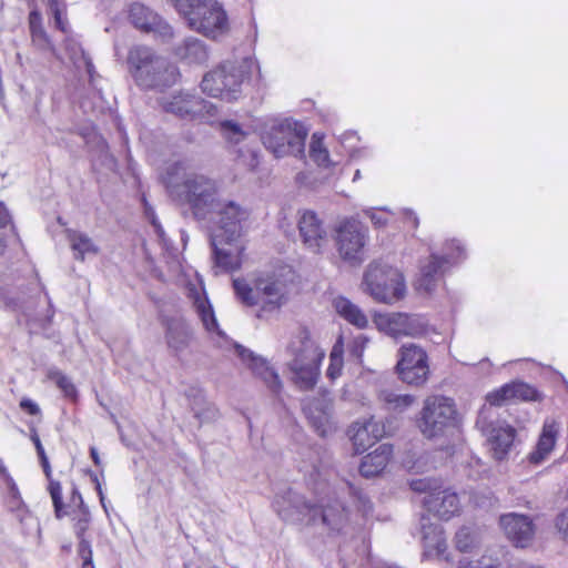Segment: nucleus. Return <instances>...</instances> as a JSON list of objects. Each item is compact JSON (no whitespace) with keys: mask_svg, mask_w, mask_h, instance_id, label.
<instances>
[{"mask_svg":"<svg viewBox=\"0 0 568 568\" xmlns=\"http://www.w3.org/2000/svg\"><path fill=\"white\" fill-rule=\"evenodd\" d=\"M310 156L320 166L328 168L331 165L328 151L324 145L323 139L316 133L312 136Z\"/></svg>","mask_w":568,"mask_h":568,"instance_id":"ea45409f","label":"nucleus"},{"mask_svg":"<svg viewBox=\"0 0 568 568\" xmlns=\"http://www.w3.org/2000/svg\"><path fill=\"white\" fill-rule=\"evenodd\" d=\"M425 508L444 520L450 519L460 510L459 498L456 493L449 489H438L436 493L426 495L423 499Z\"/></svg>","mask_w":568,"mask_h":568,"instance_id":"b1692460","label":"nucleus"},{"mask_svg":"<svg viewBox=\"0 0 568 568\" xmlns=\"http://www.w3.org/2000/svg\"><path fill=\"white\" fill-rule=\"evenodd\" d=\"M317 524H322L332 531H341L348 520L344 505L337 500H326L321 497L317 500Z\"/></svg>","mask_w":568,"mask_h":568,"instance_id":"a878e982","label":"nucleus"},{"mask_svg":"<svg viewBox=\"0 0 568 568\" xmlns=\"http://www.w3.org/2000/svg\"><path fill=\"white\" fill-rule=\"evenodd\" d=\"M302 407L310 425L321 437H327L336 430L332 415L333 402L327 393L306 397L303 399Z\"/></svg>","mask_w":568,"mask_h":568,"instance_id":"dca6fc26","label":"nucleus"},{"mask_svg":"<svg viewBox=\"0 0 568 568\" xmlns=\"http://www.w3.org/2000/svg\"><path fill=\"white\" fill-rule=\"evenodd\" d=\"M185 295L205 331L210 334L222 336L223 332L220 329L213 306L207 298L203 284L201 282L187 283Z\"/></svg>","mask_w":568,"mask_h":568,"instance_id":"aec40b11","label":"nucleus"},{"mask_svg":"<svg viewBox=\"0 0 568 568\" xmlns=\"http://www.w3.org/2000/svg\"><path fill=\"white\" fill-rule=\"evenodd\" d=\"M222 131L226 139L234 143H239L244 138V132L241 126L232 121H225L222 123Z\"/></svg>","mask_w":568,"mask_h":568,"instance_id":"8fccbe9b","label":"nucleus"},{"mask_svg":"<svg viewBox=\"0 0 568 568\" xmlns=\"http://www.w3.org/2000/svg\"><path fill=\"white\" fill-rule=\"evenodd\" d=\"M191 408L194 413V417H196L200 423L214 420L219 416L217 408L212 403L207 402L202 394L194 396Z\"/></svg>","mask_w":568,"mask_h":568,"instance_id":"4c0bfd02","label":"nucleus"},{"mask_svg":"<svg viewBox=\"0 0 568 568\" xmlns=\"http://www.w3.org/2000/svg\"><path fill=\"white\" fill-rule=\"evenodd\" d=\"M30 438H31V440L33 442V444L36 446L38 456L39 457L45 456L44 448H43V446L41 444V440L39 438V435H38V433H37V430L34 428L31 429Z\"/></svg>","mask_w":568,"mask_h":568,"instance_id":"e2e57ef3","label":"nucleus"},{"mask_svg":"<svg viewBox=\"0 0 568 568\" xmlns=\"http://www.w3.org/2000/svg\"><path fill=\"white\" fill-rule=\"evenodd\" d=\"M364 291L375 301L386 304L402 300L406 293L403 274L395 267L372 262L363 276Z\"/></svg>","mask_w":568,"mask_h":568,"instance_id":"0eeeda50","label":"nucleus"},{"mask_svg":"<svg viewBox=\"0 0 568 568\" xmlns=\"http://www.w3.org/2000/svg\"><path fill=\"white\" fill-rule=\"evenodd\" d=\"M80 51H81V57H82L84 65H85L87 73L89 74L90 81L93 82L94 73H95L94 65H93L90 57H88L83 50H80Z\"/></svg>","mask_w":568,"mask_h":568,"instance_id":"0e129e2a","label":"nucleus"},{"mask_svg":"<svg viewBox=\"0 0 568 568\" xmlns=\"http://www.w3.org/2000/svg\"><path fill=\"white\" fill-rule=\"evenodd\" d=\"M286 354L294 383L302 390L312 389L318 381L325 352L311 337L310 332L302 328L291 338Z\"/></svg>","mask_w":568,"mask_h":568,"instance_id":"20e7f679","label":"nucleus"},{"mask_svg":"<svg viewBox=\"0 0 568 568\" xmlns=\"http://www.w3.org/2000/svg\"><path fill=\"white\" fill-rule=\"evenodd\" d=\"M47 376L49 379L53 381L57 386L68 397H74L77 394L75 386L71 382V379L64 375L58 368L48 369Z\"/></svg>","mask_w":568,"mask_h":568,"instance_id":"37998d69","label":"nucleus"},{"mask_svg":"<svg viewBox=\"0 0 568 568\" xmlns=\"http://www.w3.org/2000/svg\"><path fill=\"white\" fill-rule=\"evenodd\" d=\"M405 220L412 224L413 227H417L419 224V220L417 215L412 210H405Z\"/></svg>","mask_w":568,"mask_h":568,"instance_id":"774afa93","label":"nucleus"},{"mask_svg":"<svg viewBox=\"0 0 568 568\" xmlns=\"http://www.w3.org/2000/svg\"><path fill=\"white\" fill-rule=\"evenodd\" d=\"M486 402L491 406H503L513 400L510 383L500 386L486 395Z\"/></svg>","mask_w":568,"mask_h":568,"instance_id":"c03bdc74","label":"nucleus"},{"mask_svg":"<svg viewBox=\"0 0 568 568\" xmlns=\"http://www.w3.org/2000/svg\"><path fill=\"white\" fill-rule=\"evenodd\" d=\"M192 20L191 30L214 40L226 34L230 29L227 14L217 0H209L200 17Z\"/></svg>","mask_w":568,"mask_h":568,"instance_id":"f3484780","label":"nucleus"},{"mask_svg":"<svg viewBox=\"0 0 568 568\" xmlns=\"http://www.w3.org/2000/svg\"><path fill=\"white\" fill-rule=\"evenodd\" d=\"M349 434L354 449L357 454L364 453L379 437H382L378 424L373 419L364 423H354L349 429Z\"/></svg>","mask_w":568,"mask_h":568,"instance_id":"c756f323","label":"nucleus"},{"mask_svg":"<svg viewBox=\"0 0 568 568\" xmlns=\"http://www.w3.org/2000/svg\"><path fill=\"white\" fill-rule=\"evenodd\" d=\"M233 290L242 305L256 310L257 318H265L278 312L290 297L287 278L274 271H262L246 277H236L233 280Z\"/></svg>","mask_w":568,"mask_h":568,"instance_id":"f03ea898","label":"nucleus"},{"mask_svg":"<svg viewBox=\"0 0 568 568\" xmlns=\"http://www.w3.org/2000/svg\"><path fill=\"white\" fill-rule=\"evenodd\" d=\"M243 79L241 68L225 62L203 77L201 88L204 93L213 98L232 102L241 95Z\"/></svg>","mask_w":568,"mask_h":568,"instance_id":"1a4fd4ad","label":"nucleus"},{"mask_svg":"<svg viewBox=\"0 0 568 568\" xmlns=\"http://www.w3.org/2000/svg\"><path fill=\"white\" fill-rule=\"evenodd\" d=\"M483 430L487 436L493 457L496 460L505 459L514 445L516 429L510 425L498 423L483 426Z\"/></svg>","mask_w":568,"mask_h":568,"instance_id":"5701e85b","label":"nucleus"},{"mask_svg":"<svg viewBox=\"0 0 568 568\" xmlns=\"http://www.w3.org/2000/svg\"><path fill=\"white\" fill-rule=\"evenodd\" d=\"M334 307L337 314L355 327L363 329L368 325V318L364 312L353 302L344 296L334 300Z\"/></svg>","mask_w":568,"mask_h":568,"instance_id":"72a5a7b5","label":"nucleus"},{"mask_svg":"<svg viewBox=\"0 0 568 568\" xmlns=\"http://www.w3.org/2000/svg\"><path fill=\"white\" fill-rule=\"evenodd\" d=\"M0 476L2 477L7 488H10L14 494H18V486L14 479L9 474L7 467L4 466L2 459H0Z\"/></svg>","mask_w":568,"mask_h":568,"instance_id":"4d7b16f0","label":"nucleus"},{"mask_svg":"<svg viewBox=\"0 0 568 568\" xmlns=\"http://www.w3.org/2000/svg\"><path fill=\"white\" fill-rule=\"evenodd\" d=\"M349 489L351 491L354 493V496L357 498L363 513L368 514L372 510V504L368 500V498L362 491L355 490L353 486H349Z\"/></svg>","mask_w":568,"mask_h":568,"instance_id":"052dcab7","label":"nucleus"},{"mask_svg":"<svg viewBox=\"0 0 568 568\" xmlns=\"http://www.w3.org/2000/svg\"><path fill=\"white\" fill-rule=\"evenodd\" d=\"M73 520V531L77 537L85 536L89 530L91 524V514L89 509L74 511L72 517Z\"/></svg>","mask_w":568,"mask_h":568,"instance_id":"de8ad7c7","label":"nucleus"},{"mask_svg":"<svg viewBox=\"0 0 568 568\" xmlns=\"http://www.w3.org/2000/svg\"><path fill=\"white\" fill-rule=\"evenodd\" d=\"M409 486L414 491L427 493V495L436 493L439 488H442L440 481L434 478L414 479L410 481Z\"/></svg>","mask_w":568,"mask_h":568,"instance_id":"09e8293b","label":"nucleus"},{"mask_svg":"<svg viewBox=\"0 0 568 568\" xmlns=\"http://www.w3.org/2000/svg\"><path fill=\"white\" fill-rule=\"evenodd\" d=\"M307 136L306 128L292 119H271L262 131V142L275 158L302 156Z\"/></svg>","mask_w":568,"mask_h":568,"instance_id":"39448f33","label":"nucleus"},{"mask_svg":"<svg viewBox=\"0 0 568 568\" xmlns=\"http://www.w3.org/2000/svg\"><path fill=\"white\" fill-rule=\"evenodd\" d=\"M40 458V462H41V466L43 468V471L45 474V477L48 478V480L50 481V479H52V470H51V466L49 464V460H48V457L47 455L45 456H42V457H39Z\"/></svg>","mask_w":568,"mask_h":568,"instance_id":"338daca9","label":"nucleus"},{"mask_svg":"<svg viewBox=\"0 0 568 568\" xmlns=\"http://www.w3.org/2000/svg\"><path fill=\"white\" fill-rule=\"evenodd\" d=\"M126 63L134 83L142 90L168 88L179 78L178 68L146 45L132 47Z\"/></svg>","mask_w":568,"mask_h":568,"instance_id":"7ed1b4c3","label":"nucleus"},{"mask_svg":"<svg viewBox=\"0 0 568 568\" xmlns=\"http://www.w3.org/2000/svg\"><path fill=\"white\" fill-rule=\"evenodd\" d=\"M29 26L32 41L40 48L49 44L48 36L42 27V17L40 12L33 10L29 14Z\"/></svg>","mask_w":568,"mask_h":568,"instance_id":"58836bf2","label":"nucleus"},{"mask_svg":"<svg viewBox=\"0 0 568 568\" xmlns=\"http://www.w3.org/2000/svg\"><path fill=\"white\" fill-rule=\"evenodd\" d=\"M9 221H10V217H9L8 211L4 207V205L2 203H0V231H3V229L7 226Z\"/></svg>","mask_w":568,"mask_h":568,"instance_id":"69168bd1","label":"nucleus"},{"mask_svg":"<svg viewBox=\"0 0 568 568\" xmlns=\"http://www.w3.org/2000/svg\"><path fill=\"white\" fill-rule=\"evenodd\" d=\"M8 494H9L10 509L17 510L18 516L20 517L21 514L24 513V510H26V505L22 500L20 491L18 490V495H17V493L14 494V491H12L10 488H8Z\"/></svg>","mask_w":568,"mask_h":568,"instance_id":"864d4df0","label":"nucleus"},{"mask_svg":"<svg viewBox=\"0 0 568 568\" xmlns=\"http://www.w3.org/2000/svg\"><path fill=\"white\" fill-rule=\"evenodd\" d=\"M368 342L369 339L363 334H359L356 337H354L348 347L351 355L356 358H361Z\"/></svg>","mask_w":568,"mask_h":568,"instance_id":"603ef678","label":"nucleus"},{"mask_svg":"<svg viewBox=\"0 0 568 568\" xmlns=\"http://www.w3.org/2000/svg\"><path fill=\"white\" fill-rule=\"evenodd\" d=\"M211 245L216 268L226 273L241 268L245 246L239 240H229L224 239V236L217 239L215 235H211Z\"/></svg>","mask_w":568,"mask_h":568,"instance_id":"6ab92c4d","label":"nucleus"},{"mask_svg":"<svg viewBox=\"0 0 568 568\" xmlns=\"http://www.w3.org/2000/svg\"><path fill=\"white\" fill-rule=\"evenodd\" d=\"M237 352L243 363L248 366L255 376L263 381L270 392L276 395L281 393L283 388L282 381L277 372L270 366L266 359L244 347H239Z\"/></svg>","mask_w":568,"mask_h":568,"instance_id":"4be33fe9","label":"nucleus"},{"mask_svg":"<svg viewBox=\"0 0 568 568\" xmlns=\"http://www.w3.org/2000/svg\"><path fill=\"white\" fill-rule=\"evenodd\" d=\"M365 215L368 216L371 219L372 223L377 227H382L387 224V219L382 216L379 213L375 212L374 210L365 211Z\"/></svg>","mask_w":568,"mask_h":568,"instance_id":"680f3d73","label":"nucleus"},{"mask_svg":"<svg viewBox=\"0 0 568 568\" xmlns=\"http://www.w3.org/2000/svg\"><path fill=\"white\" fill-rule=\"evenodd\" d=\"M420 530L425 555L443 556L447 550V542L442 527L437 524H432L428 517L422 516Z\"/></svg>","mask_w":568,"mask_h":568,"instance_id":"c85d7f7f","label":"nucleus"},{"mask_svg":"<svg viewBox=\"0 0 568 568\" xmlns=\"http://www.w3.org/2000/svg\"><path fill=\"white\" fill-rule=\"evenodd\" d=\"M447 245L454 248L443 255L432 254L429 261L422 266L420 276L417 280V288L430 293L444 275L446 268L464 256V248L459 242L453 240Z\"/></svg>","mask_w":568,"mask_h":568,"instance_id":"2eb2a0df","label":"nucleus"},{"mask_svg":"<svg viewBox=\"0 0 568 568\" xmlns=\"http://www.w3.org/2000/svg\"><path fill=\"white\" fill-rule=\"evenodd\" d=\"M343 347L339 343H336L329 354V365L326 372L327 377L331 381L337 379L343 372Z\"/></svg>","mask_w":568,"mask_h":568,"instance_id":"a19ab883","label":"nucleus"},{"mask_svg":"<svg viewBox=\"0 0 568 568\" xmlns=\"http://www.w3.org/2000/svg\"><path fill=\"white\" fill-rule=\"evenodd\" d=\"M250 211L233 199L224 197L223 194L211 209L210 219L205 222L212 223V233L217 239L224 236L229 240H240L243 233V223L247 221Z\"/></svg>","mask_w":568,"mask_h":568,"instance_id":"6e6552de","label":"nucleus"},{"mask_svg":"<svg viewBox=\"0 0 568 568\" xmlns=\"http://www.w3.org/2000/svg\"><path fill=\"white\" fill-rule=\"evenodd\" d=\"M273 508L286 523L317 525V504L306 499L292 488H286L275 495Z\"/></svg>","mask_w":568,"mask_h":568,"instance_id":"f8f14e48","label":"nucleus"},{"mask_svg":"<svg viewBox=\"0 0 568 568\" xmlns=\"http://www.w3.org/2000/svg\"><path fill=\"white\" fill-rule=\"evenodd\" d=\"M457 415L454 399L443 395H430L423 402L416 425L424 437L440 438L456 427Z\"/></svg>","mask_w":568,"mask_h":568,"instance_id":"423d86ee","label":"nucleus"},{"mask_svg":"<svg viewBox=\"0 0 568 568\" xmlns=\"http://www.w3.org/2000/svg\"><path fill=\"white\" fill-rule=\"evenodd\" d=\"M458 568H509V566L497 554L487 552L478 559H460Z\"/></svg>","mask_w":568,"mask_h":568,"instance_id":"e433bc0d","label":"nucleus"},{"mask_svg":"<svg viewBox=\"0 0 568 568\" xmlns=\"http://www.w3.org/2000/svg\"><path fill=\"white\" fill-rule=\"evenodd\" d=\"M335 243L341 258L352 265L365 260V246L368 240L367 229L356 219L341 221L335 229Z\"/></svg>","mask_w":568,"mask_h":568,"instance_id":"9d476101","label":"nucleus"},{"mask_svg":"<svg viewBox=\"0 0 568 568\" xmlns=\"http://www.w3.org/2000/svg\"><path fill=\"white\" fill-rule=\"evenodd\" d=\"M70 506L75 507L77 511L89 509L84 504L81 493L74 486L71 491Z\"/></svg>","mask_w":568,"mask_h":568,"instance_id":"13d9d810","label":"nucleus"},{"mask_svg":"<svg viewBox=\"0 0 568 568\" xmlns=\"http://www.w3.org/2000/svg\"><path fill=\"white\" fill-rule=\"evenodd\" d=\"M54 18V22L58 29H60L62 32L67 31L68 28V21L64 18L65 9H59L57 6L54 7V10L51 11Z\"/></svg>","mask_w":568,"mask_h":568,"instance_id":"6e6d98bb","label":"nucleus"},{"mask_svg":"<svg viewBox=\"0 0 568 568\" xmlns=\"http://www.w3.org/2000/svg\"><path fill=\"white\" fill-rule=\"evenodd\" d=\"M162 182L172 199L187 205L199 222L210 219L211 209L222 195L214 179L190 171L184 161L171 163L162 175Z\"/></svg>","mask_w":568,"mask_h":568,"instance_id":"f257e3e1","label":"nucleus"},{"mask_svg":"<svg viewBox=\"0 0 568 568\" xmlns=\"http://www.w3.org/2000/svg\"><path fill=\"white\" fill-rule=\"evenodd\" d=\"M393 455V446L381 444L374 452L363 457L359 465L362 476L369 478L381 474Z\"/></svg>","mask_w":568,"mask_h":568,"instance_id":"7c9ffc66","label":"nucleus"},{"mask_svg":"<svg viewBox=\"0 0 568 568\" xmlns=\"http://www.w3.org/2000/svg\"><path fill=\"white\" fill-rule=\"evenodd\" d=\"M163 110L181 119L196 120L213 116L215 106L196 94L179 92L161 102Z\"/></svg>","mask_w":568,"mask_h":568,"instance_id":"ddd939ff","label":"nucleus"},{"mask_svg":"<svg viewBox=\"0 0 568 568\" xmlns=\"http://www.w3.org/2000/svg\"><path fill=\"white\" fill-rule=\"evenodd\" d=\"M48 490L52 499L55 517L61 519L67 513L64 511V504L62 501V487L60 481L50 479Z\"/></svg>","mask_w":568,"mask_h":568,"instance_id":"a18cd8bd","label":"nucleus"},{"mask_svg":"<svg viewBox=\"0 0 568 568\" xmlns=\"http://www.w3.org/2000/svg\"><path fill=\"white\" fill-rule=\"evenodd\" d=\"M209 0H172L178 13L184 19L189 28L192 27L193 20L197 19Z\"/></svg>","mask_w":568,"mask_h":568,"instance_id":"c9c22d12","label":"nucleus"},{"mask_svg":"<svg viewBox=\"0 0 568 568\" xmlns=\"http://www.w3.org/2000/svg\"><path fill=\"white\" fill-rule=\"evenodd\" d=\"M175 55L187 64H203L209 60V50L202 40L190 37L175 48Z\"/></svg>","mask_w":568,"mask_h":568,"instance_id":"2f4dec72","label":"nucleus"},{"mask_svg":"<svg viewBox=\"0 0 568 568\" xmlns=\"http://www.w3.org/2000/svg\"><path fill=\"white\" fill-rule=\"evenodd\" d=\"M129 19L139 30L153 33L162 41L174 37L173 28L156 12L141 2H133L129 8Z\"/></svg>","mask_w":568,"mask_h":568,"instance_id":"a211bd4d","label":"nucleus"},{"mask_svg":"<svg viewBox=\"0 0 568 568\" xmlns=\"http://www.w3.org/2000/svg\"><path fill=\"white\" fill-rule=\"evenodd\" d=\"M298 230L303 243L312 251L318 252L326 243V230L315 212L305 211L298 220Z\"/></svg>","mask_w":568,"mask_h":568,"instance_id":"393cba45","label":"nucleus"},{"mask_svg":"<svg viewBox=\"0 0 568 568\" xmlns=\"http://www.w3.org/2000/svg\"><path fill=\"white\" fill-rule=\"evenodd\" d=\"M395 366L398 378L410 386H423L429 377V363L426 351L417 344L406 343L397 353Z\"/></svg>","mask_w":568,"mask_h":568,"instance_id":"9b49d317","label":"nucleus"},{"mask_svg":"<svg viewBox=\"0 0 568 568\" xmlns=\"http://www.w3.org/2000/svg\"><path fill=\"white\" fill-rule=\"evenodd\" d=\"M79 539L78 554L82 559V564H93L91 542L87 538L77 537Z\"/></svg>","mask_w":568,"mask_h":568,"instance_id":"3c124183","label":"nucleus"},{"mask_svg":"<svg viewBox=\"0 0 568 568\" xmlns=\"http://www.w3.org/2000/svg\"><path fill=\"white\" fill-rule=\"evenodd\" d=\"M559 430L560 424L557 420L547 418L544 422L536 448L528 457L530 463L540 464L549 456L556 445Z\"/></svg>","mask_w":568,"mask_h":568,"instance_id":"cd10ccee","label":"nucleus"},{"mask_svg":"<svg viewBox=\"0 0 568 568\" xmlns=\"http://www.w3.org/2000/svg\"><path fill=\"white\" fill-rule=\"evenodd\" d=\"M500 526L507 538L516 547H526L530 544L535 535V525L530 517L516 513L503 515Z\"/></svg>","mask_w":568,"mask_h":568,"instance_id":"412c9836","label":"nucleus"},{"mask_svg":"<svg viewBox=\"0 0 568 568\" xmlns=\"http://www.w3.org/2000/svg\"><path fill=\"white\" fill-rule=\"evenodd\" d=\"M193 337L190 324L182 317H172L165 321V341L174 353L185 351Z\"/></svg>","mask_w":568,"mask_h":568,"instance_id":"bb28decb","label":"nucleus"},{"mask_svg":"<svg viewBox=\"0 0 568 568\" xmlns=\"http://www.w3.org/2000/svg\"><path fill=\"white\" fill-rule=\"evenodd\" d=\"M374 323L378 331L393 338L414 337L426 332V323L423 317L406 313L377 314L374 316Z\"/></svg>","mask_w":568,"mask_h":568,"instance_id":"4468645a","label":"nucleus"},{"mask_svg":"<svg viewBox=\"0 0 568 568\" xmlns=\"http://www.w3.org/2000/svg\"><path fill=\"white\" fill-rule=\"evenodd\" d=\"M20 408L32 416H37L41 413L39 405L30 398H22L20 400Z\"/></svg>","mask_w":568,"mask_h":568,"instance_id":"bf43d9fd","label":"nucleus"},{"mask_svg":"<svg viewBox=\"0 0 568 568\" xmlns=\"http://www.w3.org/2000/svg\"><path fill=\"white\" fill-rule=\"evenodd\" d=\"M455 544L459 551H470L477 545L476 536L470 528L463 527L456 532Z\"/></svg>","mask_w":568,"mask_h":568,"instance_id":"49530a36","label":"nucleus"},{"mask_svg":"<svg viewBox=\"0 0 568 568\" xmlns=\"http://www.w3.org/2000/svg\"><path fill=\"white\" fill-rule=\"evenodd\" d=\"M555 527L562 535L564 539H568V508L557 515Z\"/></svg>","mask_w":568,"mask_h":568,"instance_id":"5fc2aeb1","label":"nucleus"},{"mask_svg":"<svg viewBox=\"0 0 568 568\" xmlns=\"http://www.w3.org/2000/svg\"><path fill=\"white\" fill-rule=\"evenodd\" d=\"M65 233L75 260L84 261L99 254L98 244L88 234L75 230H67Z\"/></svg>","mask_w":568,"mask_h":568,"instance_id":"473e14b6","label":"nucleus"},{"mask_svg":"<svg viewBox=\"0 0 568 568\" xmlns=\"http://www.w3.org/2000/svg\"><path fill=\"white\" fill-rule=\"evenodd\" d=\"M379 400L385 408L395 413H403L409 408L416 400L410 394H398L392 389H382L378 395Z\"/></svg>","mask_w":568,"mask_h":568,"instance_id":"f704fd0d","label":"nucleus"},{"mask_svg":"<svg viewBox=\"0 0 568 568\" xmlns=\"http://www.w3.org/2000/svg\"><path fill=\"white\" fill-rule=\"evenodd\" d=\"M510 387L514 402H528L539 399V393L537 389L527 383L520 381L511 382Z\"/></svg>","mask_w":568,"mask_h":568,"instance_id":"79ce46f5","label":"nucleus"}]
</instances>
